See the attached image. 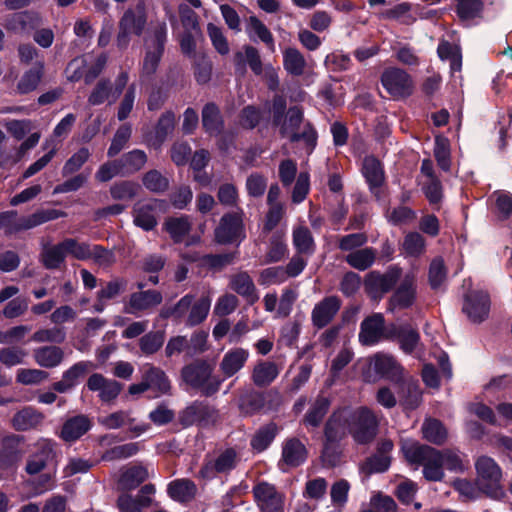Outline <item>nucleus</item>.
Returning a JSON list of instances; mask_svg holds the SVG:
<instances>
[{"mask_svg": "<svg viewBox=\"0 0 512 512\" xmlns=\"http://www.w3.org/2000/svg\"><path fill=\"white\" fill-rule=\"evenodd\" d=\"M401 451L410 464L423 467V475L428 481H442L445 473L440 458V450L412 440H404Z\"/></svg>", "mask_w": 512, "mask_h": 512, "instance_id": "1", "label": "nucleus"}, {"mask_svg": "<svg viewBox=\"0 0 512 512\" xmlns=\"http://www.w3.org/2000/svg\"><path fill=\"white\" fill-rule=\"evenodd\" d=\"M65 216L64 211L46 209L38 210L29 216L18 217L17 212L11 210L0 213V229H4L6 234H14Z\"/></svg>", "mask_w": 512, "mask_h": 512, "instance_id": "2", "label": "nucleus"}, {"mask_svg": "<svg viewBox=\"0 0 512 512\" xmlns=\"http://www.w3.org/2000/svg\"><path fill=\"white\" fill-rule=\"evenodd\" d=\"M212 372V365L204 360H196L182 368L181 377L188 385L209 396L216 393L221 385V380Z\"/></svg>", "mask_w": 512, "mask_h": 512, "instance_id": "3", "label": "nucleus"}, {"mask_svg": "<svg viewBox=\"0 0 512 512\" xmlns=\"http://www.w3.org/2000/svg\"><path fill=\"white\" fill-rule=\"evenodd\" d=\"M239 461L238 452L234 448H226L214 455L206 456L197 476L204 481L212 480L219 474L232 471Z\"/></svg>", "mask_w": 512, "mask_h": 512, "instance_id": "4", "label": "nucleus"}, {"mask_svg": "<svg viewBox=\"0 0 512 512\" xmlns=\"http://www.w3.org/2000/svg\"><path fill=\"white\" fill-rule=\"evenodd\" d=\"M378 421L367 407L350 410L349 433L359 444L371 442L377 434Z\"/></svg>", "mask_w": 512, "mask_h": 512, "instance_id": "5", "label": "nucleus"}, {"mask_svg": "<svg viewBox=\"0 0 512 512\" xmlns=\"http://www.w3.org/2000/svg\"><path fill=\"white\" fill-rule=\"evenodd\" d=\"M147 22L145 5L139 2L135 7L127 9L119 21L117 45L125 48L130 35H141Z\"/></svg>", "mask_w": 512, "mask_h": 512, "instance_id": "6", "label": "nucleus"}, {"mask_svg": "<svg viewBox=\"0 0 512 512\" xmlns=\"http://www.w3.org/2000/svg\"><path fill=\"white\" fill-rule=\"evenodd\" d=\"M167 37V27L165 23L158 24L154 30L150 42L147 46L145 57L142 64V75L150 77L154 75L160 64L164 52V44Z\"/></svg>", "mask_w": 512, "mask_h": 512, "instance_id": "7", "label": "nucleus"}, {"mask_svg": "<svg viewBox=\"0 0 512 512\" xmlns=\"http://www.w3.org/2000/svg\"><path fill=\"white\" fill-rule=\"evenodd\" d=\"M56 443L50 439L42 438L34 444V451L28 456L25 471L29 475H36L44 471L56 461Z\"/></svg>", "mask_w": 512, "mask_h": 512, "instance_id": "8", "label": "nucleus"}, {"mask_svg": "<svg viewBox=\"0 0 512 512\" xmlns=\"http://www.w3.org/2000/svg\"><path fill=\"white\" fill-rule=\"evenodd\" d=\"M477 483L482 490L495 496L502 479V470L496 461L489 456H480L475 462Z\"/></svg>", "mask_w": 512, "mask_h": 512, "instance_id": "9", "label": "nucleus"}, {"mask_svg": "<svg viewBox=\"0 0 512 512\" xmlns=\"http://www.w3.org/2000/svg\"><path fill=\"white\" fill-rule=\"evenodd\" d=\"M381 83L386 91L395 98L411 95L414 88L411 76L400 68L385 69L381 75Z\"/></svg>", "mask_w": 512, "mask_h": 512, "instance_id": "10", "label": "nucleus"}, {"mask_svg": "<svg viewBox=\"0 0 512 512\" xmlns=\"http://www.w3.org/2000/svg\"><path fill=\"white\" fill-rule=\"evenodd\" d=\"M243 216L242 209L222 216L218 227L215 229V238L218 243H231L244 237Z\"/></svg>", "mask_w": 512, "mask_h": 512, "instance_id": "11", "label": "nucleus"}, {"mask_svg": "<svg viewBox=\"0 0 512 512\" xmlns=\"http://www.w3.org/2000/svg\"><path fill=\"white\" fill-rule=\"evenodd\" d=\"M463 313L472 323L485 321L490 312V298L486 292L471 290L464 295Z\"/></svg>", "mask_w": 512, "mask_h": 512, "instance_id": "12", "label": "nucleus"}, {"mask_svg": "<svg viewBox=\"0 0 512 512\" xmlns=\"http://www.w3.org/2000/svg\"><path fill=\"white\" fill-rule=\"evenodd\" d=\"M98 423L109 430L128 427L129 431L135 436H139L149 429L148 424H135L131 410H118L108 415L101 416L98 418Z\"/></svg>", "mask_w": 512, "mask_h": 512, "instance_id": "13", "label": "nucleus"}, {"mask_svg": "<svg viewBox=\"0 0 512 512\" xmlns=\"http://www.w3.org/2000/svg\"><path fill=\"white\" fill-rule=\"evenodd\" d=\"M401 270L397 267L390 268L385 274L370 272L365 277L366 291L376 297L388 292L400 279Z\"/></svg>", "mask_w": 512, "mask_h": 512, "instance_id": "14", "label": "nucleus"}, {"mask_svg": "<svg viewBox=\"0 0 512 512\" xmlns=\"http://www.w3.org/2000/svg\"><path fill=\"white\" fill-rule=\"evenodd\" d=\"M307 449L305 445L295 437L287 438L282 444L281 459L278 466L282 471L295 468L305 462Z\"/></svg>", "mask_w": 512, "mask_h": 512, "instance_id": "15", "label": "nucleus"}, {"mask_svg": "<svg viewBox=\"0 0 512 512\" xmlns=\"http://www.w3.org/2000/svg\"><path fill=\"white\" fill-rule=\"evenodd\" d=\"M253 492L261 512H283V496L273 485L259 483Z\"/></svg>", "mask_w": 512, "mask_h": 512, "instance_id": "16", "label": "nucleus"}, {"mask_svg": "<svg viewBox=\"0 0 512 512\" xmlns=\"http://www.w3.org/2000/svg\"><path fill=\"white\" fill-rule=\"evenodd\" d=\"M86 386L90 391L98 392V397L104 403L113 402L122 390V384L99 373L90 375Z\"/></svg>", "mask_w": 512, "mask_h": 512, "instance_id": "17", "label": "nucleus"}, {"mask_svg": "<svg viewBox=\"0 0 512 512\" xmlns=\"http://www.w3.org/2000/svg\"><path fill=\"white\" fill-rule=\"evenodd\" d=\"M413 273H407L401 278V282L390 298V308L405 309L410 307L416 297V284Z\"/></svg>", "mask_w": 512, "mask_h": 512, "instance_id": "18", "label": "nucleus"}, {"mask_svg": "<svg viewBox=\"0 0 512 512\" xmlns=\"http://www.w3.org/2000/svg\"><path fill=\"white\" fill-rule=\"evenodd\" d=\"M341 307V301L337 296H328L318 302L312 312L313 326L321 329L327 326L335 317Z\"/></svg>", "mask_w": 512, "mask_h": 512, "instance_id": "19", "label": "nucleus"}, {"mask_svg": "<svg viewBox=\"0 0 512 512\" xmlns=\"http://www.w3.org/2000/svg\"><path fill=\"white\" fill-rule=\"evenodd\" d=\"M350 409H338L329 417L326 422L324 434L328 442L341 440L349 431Z\"/></svg>", "mask_w": 512, "mask_h": 512, "instance_id": "20", "label": "nucleus"}, {"mask_svg": "<svg viewBox=\"0 0 512 512\" xmlns=\"http://www.w3.org/2000/svg\"><path fill=\"white\" fill-rule=\"evenodd\" d=\"M229 288L242 296L250 305H253L259 300L254 281L245 271L237 272L229 277Z\"/></svg>", "mask_w": 512, "mask_h": 512, "instance_id": "21", "label": "nucleus"}, {"mask_svg": "<svg viewBox=\"0 0 512 512\" xmlns=\"http://www.w3.org/2000/svg\"><path fill=\"white\" fill-rule=\"evenodd\" d=\"M92 427L91 419L84 414L68 418L62 425L59 437L65 442H75Z\"/></svg>", "mask_w": 512, "mask_h": 512, "instance_id": "22", "label": "nucleus"}, {"mask_svg": "<svg viewBox=\"0 0 512 512\" xmlns=\"http://www.w3.org/2000/svg\"><path fill=\"white\" fill-rule=\"evenodd\" d=\"M373 367L376 373L392 382L400 383L405 378L403 367L392 355L376 354L373 358Z\"/></svg>", "mask_w": 512, "mask_h": 512, "instance_id": "23", "label": "nucleus"}, {"mask_svg": "<svg viewBox=\"0 0 512 512\" xmlns=\"http://www.w3.org/2000/svg\"><path fill=\"white\" fill-rule=\"evenodd\" d=\"M384 334V317L375 313L361 323L359 340L363 345H373L379 342Z\"/></svg>", "mask_w": 512, "mask_h": 512, "instance_id": "24", "label": "nucleus"}, {"mask_svg": "<svg viewBox=\"0 0 512 512\" xmlns=\"http://www.w3.org/2000/svg\"><path fill=\"white\" fill-rule=\"evenodd\" d=\"M142 373L147 381L149 390L154 391L156 396L171 394V382L161 368L145 364L142 367Z\"/></svg>", "mask_w": 512, "mask_h": 512, "instance_id": "25", "label": "nucleus"}, {"mask_svg": "<svg viewBox=\"0 0 512 512\" xmlns=\"http://www.w3.org/2000/svg\"><path fill=\"white\" fill-rule=\"evenodd\" d=\"M162 294L156 290L135 292L130 295L127 312L136 314L158 306L162 302Z\"/></svg>", "mask_w": 512, "mask_h": 512, "instance_id": "26", "label": "nucleus"}, {"mask_svg": "<svg viewBox=\"0 0 512 512\" xmlns=\"http://www.w3.org/2000/svg\"><path fill=\"white\" fill-rule=\"evenodd\" d=\"M44 415L37 409L27 406L17 411L12 419V427L17 431H28L36 429L42 424Z\"/></svg>", "mask_w": 512, "mask_h": 512, "instance_id": "27", "label": "nucleus"}, {"mask_svg": "<svg viewBox=\"0 0 512 512\" xmlns=\"http://www.w3.org/2000/svg\"><path fill=\"white\" fill-rule=\"evenodd\" d=\"M23 441V436L15 434H11L2 438V448L0 450V468H6L21 459L22 453L19 450V446Z\"/></svg>", "mask_w": 512, "mask_h": 512, "instance_id": "28", "label": "nucleus"}, {"mask_svg": "<svg viewBox=\"0 0 512 512\" xmlns=\"http://www.w3.org/2000/svg\"><path fill=\"white\" fill-rule=\"evenodd\" d=\"M41 23V17L37 13L19 12L7 18L5 27L7 30L15 33H23L31 29H36Z\"/></svg>", "mask_w": 512, "mask_h": 512, "instance_id": "29", "label": "nucleus"}, {"mask_svg": "<svg viewBox=\"0 0 512 512\" xmlns=\"http://www.w3.org/2000/svg\"><path fill=\"white\" fill-rule=\"evenodd\" d=\"M248 357L249 352L246 349H231L223 356L220 370L225 377H231L244 367Z\"/></svg>", "mask_w": 512, "mask_h": 512, "instance_id": "30", "label": "nucleus"}, {"mask_svg": "<svg viewBox=\"0 0 512 512\" xmlns=\"http://www.w3.org/2000/svg\"><path fill=\"white\" fill-rule=\"evenodd\" d=\"M89 364L87 362H78L66 370L62 379L52 385L53 390L59 393H65L75 387L79 380L85 375Z\"/></svg>", "mask_w": 512, "mask_h": 512, "instance_id": "31", "label": "nucleus"}, {"mask_svg": "<svg viewBox=\"0 0 512 512\" xmlns=\"http://www.w3.org/2000/svg\"><path fill=\"white\" fill-rule=\"evenodd\" d=\"M281 367L272 361L258 362L252 371V381L258 387L270 385L279 375Z\"/></svg>", "mask_w": 512, "mask_h": 512, "instance_id": "32", "label": "nucleus"}, {"mask_svg": "<svg viewBox=\"0 0 512 512\" xmlns=\"http://www.w3.org/2000/svg\"><path fill=\"white\" fill-rule=\"evenodd\" d=\"M362 172L371 191L378 196V190L384 182V171L380 162L373 156L364 158Z\"/></svg>", "mask_w": 512, "mask_h": 512, "instance_id": "33", "label": "nucleus"}, {"mask_svg": "<svg viewBox=\"0 0 512 512\" xmlns=\"http://www.w3.org/2000/svg\"><path fill=\"white\" fill-rule=\"evenodd\" d=\"M202 125L211 136H218L224 129V121L219 108L214 103H208L202 110Z\"/></svg>", "mask_w": 512, "mask_h": 512, "instance_id": "34", "label": "nucleus"}, {"mask_svg": "<svg viewBox=\"0 0 512 512\" xmlns=\"http://www.w3.org/2000/svg\"><path fill=\"white\" fill-rule=\"evenodd\" d=\"M329 408L330 401L328 398L323 396L317 397L304 415L302 423L308 428L319 427L328 413Z\"/></svg>", "mask_w": 512, "mask_h": 512, "instance_id": "35", "label": "nucleus"}, {"mask_svg": "<svg viewBox=\"0 0 512 512\" xmlns=\"http://www.w3.org/2000/svg\"><path fill=\"white\" fill-rule=\"evenodd\" d=\"M35 362L44 368L59 366L64 359V351L58 346H43L34 350Z\"/></svg>", "mask_w": 512, "mask_h": 512, "instance_id": "36", "label": "nucleus"}, {"mask_svg": "<svg viewBox=\"0 0 512 512\" xmlns=\"http://www.w3.org/2000/svg\"><path fill=\"white\" fill-rule=\"evenodd\" d=\"M400 383V391L402 394L400 397V403L405 409L413 410L417 408L422 400V394L418 382L412 378H404Z\"/></svg>", "mask_w": 512, "mask_h": 512, "instance_id": "37", "label": "nucleus"}, {"mask_svg": "<svg viewBox=\"0 0 512 512\" xmlns=\"http://www.w3.org/2000/svg\"><path fill=\"white\" fill-rule=\"evenodd\" d=\"M117 93L113 92V85L108 79H101L92 89L88 103L92 106H98L105 102L113 104L117 100Z\"/></svg>", "mask_w": 512, "mask_h": 512, "instance_id": "38", "label": "nucleus"}, {"mask_svg": "<svg viewBox=\"0 0 512 512\" xmlns=\"http://www.w3.org/2000/svg\"><path fill=\"white\" fill-rule=\"evenodd\" d=\"M44 62L37 61L31 69L26 71L20 78L17 84V92L19 94H27L34 91L43 76Z\"/></svg>", "mask_w": 512, "mask_h": 512, "instance_id": "39", "label": "nucleus"}, {"mask_svg": "<svg viewBox=\"0 0 512 512\" xmlns=\"http://www.w3.org/2000/svg\"><path fill=\"white\" fill-rule=\"evenodd\" d=\"M67 255L65 241L63 240L43 249L41 254L42 263L47 269H58L65 263Z\"/></svg>", "mask_w": 512, "mask_h": 512, "instance_id": "40", "label": "nucleus"}, {"mask_svg": "<svg viewBox=\"0 0 512 512\" xmlns=\"http://www.w3.org/2000/svg\"><path fill=\"white\" fill-rule=\"evenodd\" d=\"M377 251L372 247H365L350 252L345 261L354 269L364 271L370 268L376 260Z\"/></svg>", "mask_w": 512, "mask_h": 512, "instance_id": "41", "label": "nucleus"}, {"mask_svg": "<svg viewBox=\"0 0 512 512\" xmlns=\"http://www.w3.org/2000/svg\"><path fill=\"white\" fill-rule=\"evenodd\" d=\"M149 475L150 473L146 466L134 465L122 472L119 483L124 489L131 490L148 479Z\"/></svg>", "mask_w": 512, "mask_h": 512, "instance_id": "42", "label": "nucleus"}, {"mask_svg": "<svg viewBox=\"0 0 512 512\" xmlns=\"http://www.w3.org/2000/svg\"><path fill=\"white\" fill-rule=\"evenodd\" d=\"M134 223L149 231L157 225L154 213V203H137L134 207Z\"/></svg>", "mask_w": 512, "mask_h": 512, "instance_id": "43", "label": "nucleus"}, {"mask_svg": "<svg viewBox=\"0 0 512 512\" xmlns=\"http://www.w3.org/2000/svg\"><path fill=\"white\" fill-rule=\"evenodd\" d=\"M196 485L189 479H178L168 486V493L176 501L185 502L191 500L196 494Z\"/></svg>", "mask_w": 512, "mask_h": 512, "instance_id": "44", "label": "nucleus"}, {"mask_svg": "<svg viewBox=\"0 0 512 512\" xmlns=\"http://www.w3.org/2000/svg\"><path fill=\"white\" fill-rule=\"evenodd\" d=\"M283 64L286 71L294 76H300L306 68L303 54L296 48L289 47L283 53Z\"/></svg>", "mask_w": 512, "mask_h": 512, "instance_id": "45", "label": "nucleus"}, {"mask_svg": "<svg viewBox=\"0 0 512 512\" xmlns=\"http://www.w3.org/2000/svg\"><path fill=\"white\" fill-rule=\"evenodd\" d=\"M194 302V296L187 294L183 296L175 305L164 306L160 310V317L163 319L173 318L177 321H181L185 316L189 314L191 304Z\"/></svg>", "mask_w": 512, "mask_h": 512, "instance_id": "46", "label": "nucleus"}, {"mask_svg": "<svg viewBox=\"0 0 512 512\" xmlns=\"http://www.w3.org/2000/svg\"><path fill=\"white\" fill-rule=\"evenodd\" d=\"M278 433V427L275 423H269L259 428L251 439V447L257 452H262L268 448Z\"/></svg>", "mask_w": 512, "mask_h": 512, "instance_id": "47", "label": "nucleus"}, {"mask_svg": "<svg viewBox=\"0 0 512 512\" xmlns=\"http://www.w3.org/2000/svg\"><path fill=\"white\" fill-rule=\"evenodd\" d=\"M423 438L436 445L443 444L447 439V430L443 424L436 419H427L422 425Z\"/></svg>", "mask_w": 512, "mask_h": 512, "instance_id": "48", "label": "nucleus"}, {"mask_svg": "<svg viewBox=\"0 0 512 512\" xmlns=\"http://www.w3.org/2000/svg\"><path fill=\"white\" fill-rule=\"evenodd\" d=\"M246 31L250 38L257 37L272 50L274 48V38L266 25L256 16H250L247 20Z\"/></svg>", "mask_w": 512, "mask_h": 512, "instance_id": "49", "label": "nucleus"}, {"mask_svg": "<svg viewBox=\"0 0 512 512\" xmlns=\"http://www.w3.org/2000/svg\"><path fill=\"white\" fill-rule=\"evenodd\" d=\"M119 161L124 174L129 175L139 171L146 164L147 155L144 151L135 149L124 154Z\"/></svg>", "mask_w": 512, "mask_h": 512, "instance_id": "50", "label": "nucleus"}, {"mask_svg": "<svg viewBox=\"0 0 512 512\" xmlns=\"http://www.w3.org/2000/svg\"><path fill=\"white\" fill-rule=\"evenodd\" d=\"M293 244L301 254L311 255L314 253L315 243L307 227L299 226L293 230Z\"/></svg>", "mask_w": 512, "mask_h": 512, "instance_id": "51", "label": "nucleus"}, {"mask_svg": "<svg viewBox=\"0 0 512 512\" xmlns=\"http://www.w3.org/2000/svg\"><path fill=\"white\" fill-rule=\"evenodd\" d=\"M211 298L202 296L198 301L191 304L189 314L186 317V325L195 326L203 322L210 310Z\"/></svg>", "mask_w": 512, "mask_h": 512, "instance_id": "52", "label": "nucleus"}, {"mask_svg": "<svg viewBox=\"0 0 512 512\" xmlns=\"http://www.w3.org/2000/svg\"><path fill=\"white\" fill-rule=\"evenodd\" d=\"M191 226L188 216L169 218L165 222V228L175 242L183 241Z\"/></svg>", "mask_w": 512, "mask_h": 512, "instance_id": "53", "label": "nucleus"}, {"mask_svg": "<svg viewBox=\"0 0 512 512\" xmlns=\"http://www.w3.org/2000/svg\"><path fill=\"white\" fill-rule=\"evenodd\" d=\"M396 337L400 348L407 354L413 353L419 345V333L409 326L400 327L396 332Z\"/></svg>", "mask_w": 512, "mask_h": 512, "instance_id": "54", "label": "nucleus"}, {"mask_svg": "<svg viewBox=\"0 0 512 512\" xmlns=\"http://www.w3.org/2000/svg\"><path fill=\"white\" fill-rule=\"evenodd\" d=\"M140 189L139 184L133 181H119L110 187V194L113 199L128 201L132 200Z\"/></svg>", "mask_w": 512, "mask_h": 512, "instance_id": "55", "label": "nucleus"}, {"mask_svg": "<svg viewBox=\"0 0 512 512\" xmlns=\"http://www.w3.org/2000/svg\"><path fill=\"white\" fill-rule=\"evenodd\" d=\"M281 134L284 137H288L292 142L304 141L310 149H313L316 144V132L313 127L309 124H306L303 127L301 133L294 131L293 129H289V127L285 124L281 127Z\"/></svg>", "mask_w": 512, "mask_h": 512, "instance_id": "56", "label": "nucleus"}, {"mask_svg": "<svg viewBox=\"0 0 512 512\" xmlns=\"http://www.w3.org/2000/svg\"><path fill=\"white\" fill-rule=\"evenodd\" d=\"M66 339V332L63 327L55 325L52 328H43L37 330L32 335V341L36 343H62Z\"/></svg>", "mask_w": 512, "mask_h": 512, "instance_id": "57", "label": "nucleus"}, {"mask_svg": "<svg viewBox=\"0 0 512 512\" xmlns=\"http://www.w3.org/2000/svg\"><path fill=\"white\" fill-rule=\"evenodd\" d=\"M131 134L132 128L130 124L121 125L114 134L111 145L108 148L107 155L109 157H114L119 154L126 146Z\"/></svg>", "mask_w": 512, "mask_h": 512, "instance_id": "58", "label": "nucleus"}, {"mask_svg": "<svg viewBox=\"0 0 512 512\" xmlns=\"http://www.w3.org/2000/svg\"><path fill=\"white\" fill-rule=\"evenodd\" d=\"M64 241L68 255L80 261L90 260L91 247L93 244L88 242H79L75 238H65Z\"/></svg>", "mask_w": 512, "mask_h": 512, "instance_id": "59", "label": "nucleus"}, {"mask_svg": "<svg viewBox=\"0 0 512 512\" xmlns=\"http://www.w3.org/2000/svg\"><path fill=\"white\" fill-rule=\"evenodd\" d=\"M89 65V55L77 57L69 62L66 68V77L70 82H77L86 77V69Z\"/></svg>", "mask_w": 512, "mask_h": 512, "instance_id": "60", "label": "nucleus"}, {"mask_svg": "<svg viewBox=\"0 0 512 512\" xmlns=\"http://www.w3.org/2000/svg\"><path fill=\"white\" fill-rule=\"evenodd\" d=\"M215 411L207 406L201 404H193L187 407L180 415L181 424L184 426H191L197 421H200L205 415L214 414Z\"/></svg>", "mask_w": 512, "mask_h": 512, "instance_id": "61", "label": "nucleus"}, {"mask_svg": "<svg viewBox=\"0 0 512 512\" xmlns=\"http://www.w3.org/2000/svg\"><path fill=\"white\" fill-rule=\"evenodd\" d=\"M440 458L443 463V468H446L449 471L457 473L465 470L463 458L458 450H440Z\"/></svg>", "mask_w": 512, "mask_h": 512, "instance_id": "62", "label": "nucleus"}, {"mask_svg": "<svg viewBox=\"0 0 512 512\" xmlns=\"http://www.w3.org/2000/svg\"><path fill=\"white\" fill-rule=\"evenodd\" d=\"M90 150L86 147L80 148L64 164L62 174L70 175L78 171L90 158Z\"/></svg>", "mask_w": 512, "mask_h": 512, "instance_id": "63", "label": "nucleus"}, {"mask_svg": "<svg viewBox=\"0 0 512 512\" xmlns=\"http://www.w3.org/2000/svg\"><path fill=\"white\" fill-rule=\"evenodd\" d=\"M402 248L409 256H420L425 251V240L419 233L411 232L405 236Z\"/></svg>", "mask_w": 512, "mask_h": 512, "instance_id": "64", "label": "nucleus"}]
</instances>
